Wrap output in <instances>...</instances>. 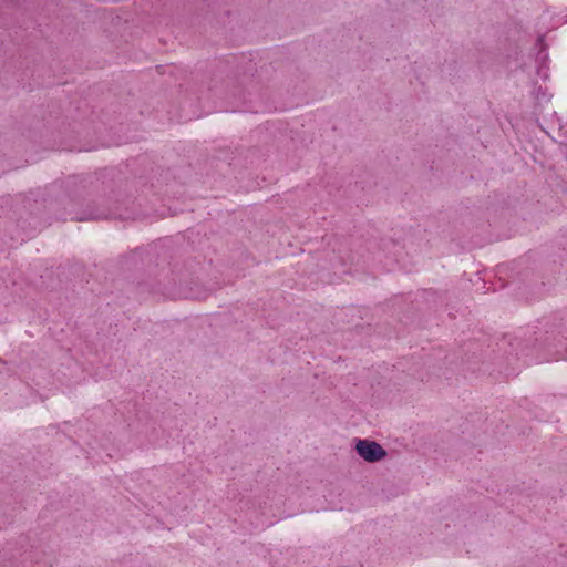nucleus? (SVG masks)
<instances>
[{
	"mask_svg": "<svg viewBox=\"0 0 567 567\" xmlns=\"http://www.w3.org/2000/svg\"><path fill=\"white\" fill-rule=\"evenodd\" d=\"M355 451L360 457L369 463L381 461L385 457V450L377 442L369 440H358Z\"/></svg>",
	"mask_w": 567,
	"mask_h": 567,
	"instance_id": "obj_1",
	"label": "nucleus"
}]
</instances>
